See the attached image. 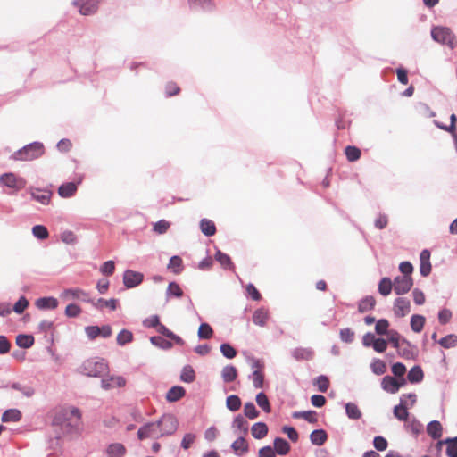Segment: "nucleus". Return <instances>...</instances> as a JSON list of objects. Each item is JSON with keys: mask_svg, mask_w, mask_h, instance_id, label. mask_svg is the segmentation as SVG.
<instances>
[{"mask_svg": "<svg viewBox=\"0 0 457 457\" xmlns=\"http://www.w3.org/2000/svg\"><path fill=\"white\" fill-rule=\"evenodd\" d=\"M44 154V144L39 141H34L15 151L12 154L10 159L20 162H29L40 158Z\"/></svg>", "mask_w": 457, "mask_h": 457, "instance_id": "1", "label": "nucleus"}, {"mask_svg": "<svg viewBox=\"0 0 457 457\" xmlns=\"http://www.w3.org/2000/svg\"><path fill=\"white\" fill-rule=\"evenodd\" d=\"M108 370V363L104 359H88L81 365V373L87 377L101 378L105 375Z\"/></svg>", "mask_w": 457, "mask_h": 457, "instance_id": "2", "label": "nucleus"}, {"mask_svg": "<svg viewBox=\"0 0 457 457\" xmlns=\"http://www.w3.org/2000/svg\"><path fill=\"white\" fill-rule=\"evenodd\" d=\"M431 38L440 44L447 46L451 50L456 47V37L449 27L433 26L430 31Z\"/></svg>", "mask_w": 457, "mask_h": 457, "instance_id": "3", "label": "nucleus"}, {"mask_svg": "<svg viewBox=\"0 0 457 457\" xmlns=\"http://www.w3.org/2000/svg\"><path fill=\"white\" fill-rule=\"evenodd\" d=\"M406 398H409L411 403L410 406L412 407L417 402V395L415 393L403 394L400 397L399 404L393 408L394 416L400 421L406 422L410 417L408 411V403Z\"/></svg>", "mask_w": 457, "mask_h": 457, "instance_id": "4", "label": "nucleus"}, {"mask_svg": "<svg viewBox=\"0 0 457 457\" xmlns=\"http://www.w3.org/2000/svg\"><path fill=\"white\" fill-rule=\"evenodd\" d=\"M27 181L24 178L17 176L13 172H5L0 176V185L16 191L26 187Z\"/></svg>", "mask_w": 457, "mask_h": 457, "instance_id": "5", "label": "nucleus"}, {"mask_svg": "<svg viewBox=\"0 0 457 457\" xmlns=\"http://www.w3.org/2000/svg\"><path fill=\"white\" fill-rule=\"evenodd\" d=\"M84 330L87 338L91 341L95 340L98 337L103 338H109L112 334V327L109 324H104L102 326L90 325L85 327Z\"/></svg>", "mask_w": 457, "mask_h": 457, "instance_id": "6", "label": "nucleus"}, {"mask_svg": "<svg viewBox=\"0 0 457 457\" xmlns=\"http://www.w3.org/2000/svg\"><path fill=\"white\" fill-rule=\"evenodd\" d=\"M99 3L100 0H73L72 5L78 8L81 15L90 16L97 12Z\"/></svg>", "mask_w": 457, "mask_h": 457, "instance_id": "7", "label": "nucleus"}, {"mask_svg": "<svg viewBox=\"0 0 457 457\" xmlns=\"http://www.w3.org/2000/svg\"><path fill=\"white\" fill-rule=\"evenodd\" d=\"M61 298L65 300H79L87 303H93V298L90 297L89 293L79 287H70L64 289L61 294Z\"/></svg>", "mask_w": 457, "mask_h": 457, "instance_id": "8", "label": "nucleus"}, {"mask_svg": "<svg viewBox=\"0 0 457 457\" xmlns=\"http://www.w3.org/2000/svg\"><path fill=\"white\" fill-rule=\"evenodd\" d=\"M144 278L142 272L128 269L122 275L123 285L128 289L135 288L142 284Z\"/></svg>", "mask_w": 457, "mask_h": 457, "instance_id": "9", "label": "nucleus"}, {"mask_svg": "<svg viewBox=\"0 0 457 457\" xmlns=\"http://www.w3.org/2000/svg\"><path fill=\"white\" fill-rule=\"evenodd\" d=\"M413 278L404 276H396L394 278V291L397 295L407 294L413 287Z\"/></svg>", "mask_w": 457, "mask_h": 457, "instance_id": "10", "label": "nucleus"}, {"mask_svg": "<svg viewBox=\"0 0 457 457\" xmlns=\"http://www.w3.org/2000/svg\"><path fill=\"white\" fill-rule=\"evenodd\" d=\"M83 180V176L79 175L77 181H69L61 184L58 187V195L62 198H70L73 196L79 184Z\"/></svg>", "mask_w": 457, "mask_h": 457, "instance_id": "11", "label": "nucleus"}, {"mask_svg": "<svg viewBox=\"0 0 457 457\" xmlns=\"http://www.w3.org/2000/svg\"><path fill=\"white\" fill-rule=\"evenodd\" d=\"M387 345L390 344L394 348L399 349L400 345H405L411 348H416V345L409 341L407 338L403 337L397 330L391 329V331L386 336Z\"/></svg>", "mask_w": 457, "mask_h": 457, "instance_id": "12", "label": "nucleus"}, {"mask_svg": "<svg viewBox=\"0 0 457 457\" xmlns=\"http://www.w3.org/2000/svg\"><path fill=\"white\" fill-rule=\"evenodd\" d=\"M394 314L396 318L405 317L411 312V302L405 297H397L394 301Z\"/></svg>", "mask_w": 457, "mask_h": 457, "instance_id": "13", "label": "nucleus"}, {"mask_svg": "<svg viewBox=\"0 0 457 457\" xmlns=\"http://www.w3.org/2000/svg\"><path fill=\"white\" fill-rule=\"evenodd\" d=\"M164 419H166V420L163 423L159 437L173 435L179 427L178 420L173 414L167 413Z\"/></svg>", "mask_w": 457, "mask_h": 457, "instance_id": "14", "label": "nucleus"}, {"mask_svg": "<svg viewBox=\"0 0 457 457\" xmlns=\"http://www.w3.org/2000/svg\"><path fill=\"white\" fill-rule=\"evenodd\" d=\"M29 193L33 200L44 205L49 204L52 195V192L50 190L41 189L38 187H30Z\"/></svg>", "mask_w": 457, "mask_h": 457, "instance_id": "15", "label": "nucleus"}, {"mask_svg": "<svg viewBox=\"0 0 457 457\" xmlns=\"http://www.w3.org/2000/svg\"><path fill=\"white\" fill-rule=\"evenodd\" d=\"M35 305L38 310L51 311L59 305V301L54 296H42L35 301Z\"/></svg>", "mask_w": 457, "mask_h": 457, "instance_id": "16", "label": "nucleus"}, {"mask_svg": "<svg viewBox=\"0 0 457 457\" xmlns=\"http://www.w3.org/2000/svg\"><path fill=\"white\" fill-rule=\"evenodd\" d=\"M314 351L311 347H295L292 350V357L297 361H311L314 358Z\"/></svg>", "mask_w": 457, "mask_h": 457, "instance_id": "17", "label": "nucleus"}, {"mask_svg": "<svg viewBox=\"0 0 457 457\" xmlns=\"http://www.w3.org/2000/svg\"><path fill=\"white\" fill-rule=\"evenodd\" d=\"M214 259L217 261L222 269L226 270H233L235 269V265L230 258V256L221 250L216 247V251L214 253Z\"/></svg>", "mask_w": 457, "mask_h": 457, "instance_id": "18", "label": "nucleus"}, {"mask_svg": "<svg viewBox=\"0 0 457 457\" xmlns=\"http://www.w3.org/2000/svg\"><path fill=\"white\" fill-rule=\"evenodd\" d=\"M186 389L182 386H172L166 393L165 399L168 403H176L186 395Z\"/></svg>", "mask_w": 457, "mask_h": 457, "instance_id": "19", "label": "nucleus"}, {"mask_svg": "<svg viewBox=\"0 0 457 457\" xmlns=\"http://www.w3.org/2000/svg\"><path fill=\"white\" fill-rule=\"evenodd\" d=\"M272 448L276 454L284 456L290 452L291 445L284 437L277 436L274 438Z\"/></svg>", "mask_w": 457, "mask_h": 457, "instance_id": "20", "label": "nucleus"}, {"mask_svg": "<svg viewBox=\"0 0 457 457\" xmlns=\"http://www.w3.org/2000/svg\"><path fill=\"white\" fill-rule=\"evenodd\" d=\"M54 321L43 320L40 321L37 327V330L40 333H45V337L53 344L54 343Z\"/></svg>", "mask_w": 457, "mask_h": 457, "instance_id": "21", "label": "nucleus"}, {"mask_svg": "<svg viewBox=\"0 0 457 457\" xmlns=\"http://www.w3.org/2000/svg\"><path fill=\"white\" fill-rule=\"evenodd\" d=\"M310 441L313 445L321 446L328 438L327 431L323 428H316L310 434Z\"/></svg>", "mask_w": 457, "mask_h": 457, "instance_id": "22", "label": "nucleus"}, {"mask_svg": "<svg viewBox=\"0 0 457 457\" xmlns=\"http://www.w3.org/2000/svg\"><path fill=\"white\" fill-rule=\"evenodd\" d=\"M235 454L242 457L249 451V445L244 436H238L230 445Z\"/></svg>", "mask_w": 457, "mask_h": 457, "instance_id": "23", "label": "nucleus"}, {"mask_svg": "<svg viewBox=\"0 0 457 457\" xmlns=\"http://www.w3.org/2000/svg\"><path fill=\"white\" fill-rule=\"evenodd\" d=\"M426 430L432 439L437 440L442 436L443 427L440 421L434 420L427 424Z\"/></svg>", "mask_w": 457, "mask_h": 457, "instance_id": "24", "label": "nucleus"}, {"mask_svg": "<svg viewBox=\"0 0 457 457\" xmlns=\"http://www.w3.org/2000/svg\"><path fill=\"white\" fill-rule=\"evenodd\" d=\"M269 317V311L264 307H260L253 312L252 320L253 324L265 327Z\"/></svg>", "mask_w": 457, "mask_h": 457, "instance_id": "25", "label": "nucleus"}, {"mask_svg": "<svg viewBox=\"0 0 457 457\" xmlns=\"http://www.w3.org/2000/svg\"><path fill=\"white\" fill-rule=\"evenodd\" d=\"M21 418L22 413L19 409L10 408L2 413L1 420L3 423L18 422Z\"/></svg>", "mask_w": 457, "mask_h": 457, "instance_id": "26", "label": "nucleus"}, {"mask_svg": "<svg viewBox=\"0 0 457 457\" xmlns=\"http://www.w3.org/2000/svg\"><path fill=\"white\" fill-rule=\"evenodd\" d=\"M91 304L98 309L102 310L104 307H108L111 311H115L118 308L119 300L116 298H110L108 300L104 298H98L96 301L93 299Z\"/></svg>", "mask_w": 457, "mask_h": 457, "instance_id": "27", "label": "nucleus"}, {"mask_svg": "<svg viewBox=\"0 0 457 457\" xmlns=\"http://www.w3.org/2000/svg\"><path fill=\"white\" fill-rule=\"evenodd\" d=\"M238 377L237 369L232 365H226L221 370V378L224 383H231Z\"/></svg>", "mask_w": 457, "mask_h": 457, "instance_id": "28", "label": "nucleus"}, {"mask_svg": "<svg viewBox=\"0 0 457 457\" xmlns=\"http://www.w3.org/2000/svg\"><path fill=\"white\" fill-rule=\"evenodd\" d=\"M344 406L345 410V415L349 420H357L361 418V411L355 403L348 402L345 403Z\"/></svg>", "mask_w": 457, "mask_h": 457, "instance_id": "29", "label": "nucleus"}, {"mask_svg": "<svg viewBox=\"0 0 457 457\" xmlns=\"http://www.w3.org/2000/svg\"><path fill=\"white\" fill-rule=\"evenodd\" d=\"M292 417L294 419H303L310 424L318 422L317 412L313 410L294 411Z\"/></svg>", "mask_w": 457, "mask_h": 457, "instance_id": "30", "label": "nucleus"}, {"mask_svg": "<svg viewBox=\"0 0 457 457\" xmlns=\"http://www.w3.org/2000/svg\"><path fill=\"white\" fill-rule=\"evenodd\" d=\"M424 378V372L420 365H414L407 373V379L411 384H419Z\"/></svg>", "mask_w": 457, "mask_h": 457, "instance_id": "31", "label": "nucleus"}, {"mask_svg": "<svg viewBox=\"0 0 457 457\" xmlns=\"http://www.w3.org/2000/svg\"><path fill=\"white\" fill-rule=\"evenodd\" d=\"M376 306V299L373 295H366L358 302V312L361 313L371 311Z\"/></svg>", "mask_w": 457, "mask_h": 457, "instance_id": "32", "label": "nucleus"}, {"mask_svg": "<svg viewBox=\"0 0 457 457\" xmlns=\"http://www.w3.org/2000/svg\"><path fill=\"white\" fill-rule=\"evenodd\" d=\"M269 428L263 421H258L252 426L251 433L253 438L262 439L267 436Z\"/></svg>", "mask_w": 457, "mask_h": 457, "instance_id": "33", "label": "nucleus"}, {"mask_svg": "<svg viewBox=\"0 0 457 457\" xmlns=\"http://www.w3.org/2000/svg\"><path fill=\"white\" fill-rule=\"evenodd\" d=\"M200 230L205 237H212L216 233V226L215 223L206 218H203L199 223Z\"/></svg>", "mask_w": 457, "mask_h": 457, "instance_id": "34", "label": "nucleus"}, {"mask_svg": "<svg viewBox=\"0 0 457 457\" xmlns=\"http://www.w3.org/2000/svg\"><path fill=\"white\" fill-rule=\"evenodd\" d=\"M381 387L385 392L388 394H396L398 392L395 378L389 375H386L382 378Z\"/></svg>", "mask_w": 457, "mask_h": 457, "instance_id": "35", "label": "nucleus"}, {"mask_svg": "<svg viewBox=\"0 0 457 457\" xmlns=\"http://www.w3.org/2000/svg\"><path fill=\"white\" fill-rule=\"evenodd\" d=\"M108 457H123L126 453V447L120 443H112L106 449Z\"/></svg>", "mask_w": 457, "mask_h": 457, "instance_id": "36", "label": "nucleus"}, {"mask_svg": "<svg viewBox=\"0 0 457 457\" xmlns=\"http://www.w3.org/2000/svg\"><path fill=\"white\" fill-rule=\"evenodd\" d=\"M167 269L170 270L174 274H180L184 270L183 260L179 255H173L170 258Z\"/></svg>", "mask_w": 457, "mask_h": 457, "instance_id": "37", "label": "nucleus"}, {"mask_svg": "<svg viewBox=\"0 0 457 457\" xmlns=\"http://www.w3.org/2000/svg\"><path fill=\"white\" fill-rule=\"evenodd\" d=\"M35 343V338L31 334H19L16 336V345L21 349H29Z\"/></svg>", "mask_w": 457, "mask_h": 457, "instance_id": "38", "label": "nucleus"}, {"mask_svg": "<svg viewBox=\"0 0 457 457\" xmlns=\"http://www.w3.org/2000/svg\"><path fill=\"white\" fill-rule=\"evenodd\" d=\"M394 289L393 281L388 277L382 278L378 285V291L383 296H387Z\"/></svg>", "mask_w": 457, "mask_h": 457, "instance_id": "39", "label": "nucleus"}, {"mask_svg": "<svg viewBox=\"0 0 457 457\" xmlns=\"http://www.w3.org/2000/svg\"><path fill=\"white\" fill-rule=\"evenodd\" d=\"M426 322L425 316L421 314H413L411 317L410 325L414 333H420L423 330Z\"/></svg>", "mask_w": 457, "mask_h": 457, "instance_id": "40", "label": "nucleus"}, {"mask_svg": "<svg viewBox=\"0 0 457 457\" xmlns=\"http://www.w3.org/2000/svg\"><path fill=\"white\" fill-rule=\"evenodd\" d=\"M150 343L162 350H170L173 347V343L168 339L163 338L161 336H152Z\"/></svg>", "mask_w": 457, "mask_h": 457, "instance_id": "41", "label": "nucleus"}, {"mask_svg": "<svg viewBox=\"0 0 457 457\" xmlns=\"http://www.w3.org/2000/svg\"><path fill=\"white\" fill-rule=\"evenodd\" d=\"M390 322L385 318H381L376 321L375 334L379 337H386L391 329H389Z\"/></svg>", "mask_w": 457, "mask_h": 457, "instance_id": "42", "label": "nucleus"}, {"mask_svg": "<svg viewBox=\"0 0 457 457\" xmlns=\"http://www.w3.org/2000/svg\"><path fill=\"white\" fill-rule=\"evenodd\" d=\"M133 340H134L133 333L127 328L121 329L116 337L117 345L120 346H124V345L131 343Z\"/></svg>", "mask_w": 457, "mask_h": 457, "instance_id": "43", "label": "nucleus"}, {"mask_svg": "<svg viewBox=\"0 0 457 457\" xmlns=\"http://www.w3.org/2000/svg\"><path fill=\"white\" fill-rule=\"evenodd\" d=\"M188 4L191 9L198 5L204 12H212L215 8L212 0H188Z\"/></svg>", "mask_w": 457, "mask_h": 457, "instance_id": "44", "label": "nucleus"}, {"mask_svg": "<svg viewBox=\"0 0 457 457\" xmlns=\"http://www.w3.org/2000/svg\"><path fill=\"white\" fill-rule=\"evenodd\" d=\"M179 378L184 383H192L195 379V371L189 364L185 365L180 372Z\"/></svg>", "mask_w": 457, "mask_h": 457, "instance_id": "45", "label": "nucleus"}, {"mask_svg": "<svg viewBox=\"0 0 457 457\" xmlns=\"http://www.w3.org/2000/svg\"><path fill=\"white\" fill-rule=\"evenodd\" d=\"M257 405L265 412L270 413L271 411V405L266 394L262 391L259 392L255 396Z\"/></svg>", "mask_w": 457, "mask_h": 457, "instance_id": "46", "label": "nucleus"}, {"mask_svg": "<svg viewBox=\"0 0 457 457\" xmlns=\"http://www.w3.org/2000/svg\"><path fill=\"white\" fill-rule=\"evenodd\" d=\"M155 423L153 421H149L141 426L137 433V438L139 440H144L151 436V434L155 430Z\"/></svg>", "mask_w": 457, "mask_h": 457, "instance_id": "47", "label": "nucleus"}, {"mask_svg": "<svg viewBox=\"0 0 457 457\" xmlns=\"http://www.w3.org/2000/svg\"><path fill=\"white\" fill-rule=\"evenodd\" d=\"M404 428L410 430L415 438H417L423 430V425L415 417H413L409 423H405Z\"/></svg>", "mask_w": 457, "mask_h": 457, "instance_id": "48", "label": "nucleus"}, {"mask_svg": "<svg viewBox=\"0 0 457 457\" xmlns=\"http://www.w3.org/2000/svg\"><path fill=\"white\" fill-rule=\"evenodd\" d=\"M232 428L241 431L244 436L248 433V422L242 414L234 418Z\"/></svg>", "mask_w": 457, "mask_h": 457, "instance_id": "49", "label": "nucleus"}, {"mask_svg": "<svg viewBox=\"0 0 457 457\" xmlns=\"http://www.w3.org/2000/svg\"><path fill=\"white\" fill-rule=\"evenodd\" d=\"M437 344L440 345L441 347L445 349H450L457 346V335L455 334H448L443 337H441Z\"/></svg>", "mask_w": 457, "mask_h": 457, "instance_id": "50", "label": "nucleus"}, {"mask_svg": "<svg viewBox=\"0 0 457 457\" xmlns=\"http://www.w3.org/2000/svg\"><path fill=\"white\" fill-rule=\"evenodd\" d=\"M242 401L237 395H230L226 398V407L230 411H237L240 409Z\"/></svg>", "mask_w": 457, "mask_h": 457, "instance_id": "51", "label": "nucleus"}, {"mask_svg": "<svg viewBox=\"0 0 457 457\" xmlns=\"http://www.w3.org/2000/svg\"><path fill=\"white\" fill-rule=\"evenodd\" d=\"M220 351L222 356L228 360L234 359L237 354V349L228 342L220 344Z\"/></svg>", "mask_w": 457, "mask_h": 457, "instance_id": "52", "label": "nucleus"}, {"mask_svg": "<svg viewBox=\"0 0 457 457\" xmlns=\"http://www.w3.org/2000/svg\"><path fill=\"white\" fill-rule=\"evenodd\" d=\"M345 154L348 162H354L361 158V152L355 145H347L345 148Z\"/></svg>", "mask_w": 457, "mask_h": 457, "instance_id": "53", "label": "nucleus"}, {"mask_svg": "<svg viewBox=\"0 0 457 457\" xmlns=\"http://www.w3.org/2000/svg\"><path fill=\"white\" fill-rule=\"evenodd\" d=\"M213 329L207 322H202L197 331V337L200 340L209 339L213 336Z\"/></svg>", "mask_w": 457, "mask_h": 457, "instance_id": "54", "label": "nucleus"}, {"mask_svg": "<svg viewBox=\"0 0 457 457\" xmlns=\"http://www.w3.org/2000/svg\"><path fill=\"white\" fill-rule=\"evenodd\" d=\"M182 295L183 290L180 288L179 285L175 281L170 282L166 290L167 299L170 297L180 298Z\"/></svg>", "mask_w": 457, "mask_h": 457, "instance_id": "55", "label": "nucleus"}, {"mask_svg": "<svg viewBox=\"0 0 457 457\" xmlns=\"http://www.w3.org/2000/svg\"><path fill=\"white\" fill-rule=\"evenodd\" d=\"M370 369L375 375L380 376L386 371V365L384 361L374 358L370 363Z\"/></svg>", "mask_w": 457, "mask_h": 457, "instance_id": "56", "label": "nucleus"}, {"mask_svg": "<svg viewBox=\"0 0 457 457\" xmlns=\"http://www.w3.org/2000/svg\"><path fill=\"white\" fill-rule=\"evenodd\" d=\"M398 354L400 357L405 359V360H416L418 357V347L416 348H411L406 345V347L402 349H397Z\"/></svg>", "mask_w": 457, "mask_h": 457, "instance_id": "57", "label": "nucleus"}, {"mask_svg": "<svg viewBox=\"0 0 457 457\" xmlns=\"http://www.w3.org/2000/svg\"><path fill=\"white\" fill-rule=\"evenodd\" d=\"M32 235L38 240H45L48 238L49 232L46 226L37 224L32 227Z\"/></svg>", "mask_w": 457, "mask_h": 457, "instance_id": "58", "label": "nucleus"}, {"mask_svg": "<svg viewBox=\"0 0 457 457\" xmlns=\"http://www.w3.org/2000/svg\"><path fill=\"white\" fill-rule=\"evenodd\" d=\"M244 415L249 420H254L259 417L260 411L253 402H247L244 405Z\"/></svg>", "mask_w": 457, "mask_h": 457, "instance_id": "59", "label": "nucleus"}, {"mask_svg": "<svg viewBox=\"0 0 457 457\" xmlns=\"http://www.w3.org/2000/svg\"><path fill=\"white\" fill-rule=\"evenodd\" d=\"M29 300L25 295H21L20 298L15 302L12 311L17 314H22L24 311L29 307Z\"/></svg>", "mask_w": 457, "mask_h": 457, "instance_id": "60", "label": "nucleus"}, {"mask_svg": "<svg viewBox=\"0 0 457 457\" xmlns=\"http://www.w3.org/2000/svg\"><path fill=\"white\" fill-rule=\"evenodd\" d=\"M329 379L326 375H320L315 378L314 386L321 393H326L329 387Z\"/></svg>", "mask_w": 457, "mask_h": 457, "instance_id": "61", "label": "nucleus"}, {"mask_svg": "<svg viewBox=\"0 0 457 457\" xmlns=\"http://www.w3.org/2000/svg\"><path fill=\"white\" fill-rule=\"evenodd\" d=\"M11 387L13 390L21 392V394L26 397H31L35 394V389L33 387L23 386L19 382L12 383Z\"/></svg>", "mask_w": 457, "mask_h": 457, "instance_id": "62", "label": "nucleus"}, {"mask_svg": "<svg viewBox=\"0 0 457 457\" xmlns=\"http://www.w3.org/2000/svg\"><path fill=\"white\" fill-rule=\"evenodd\" d=\"M81 312L82 309L80 306L73 303H69L64 310V314L68 318H77Z\"/></svg>", "mask_w": 457, "mask_h": 457, "instance_id": "63", "label": "nucleus"}, {"mask_svg": "<svg viewBox=\"0 0 457 457\" xmlns=\"http://www.w3.org/2000/svg\"><path fill=\"white\" fill-rule=\"evenodd\" d=\"M445 454L447 457H457V444L451 441L449 437L445 438Z\"/></svg>", "mask_w": 457, "mask_h": 457, "instance_id": "64", "label": "nucleus"}]
</instances>
